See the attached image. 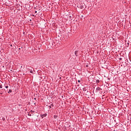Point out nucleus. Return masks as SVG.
Returning a JSON list of instances; mask_svg holds the SVG:
<instances>
[{"label":"nucleus","mask_w":131,"mask_h":131,"mask_svg":"<svg viewBox=\"0 0 131 131\" xmlns=\"http://www.w3.org/2000/svg\"><path fill=\"white\" fill-rule=\"evenodd\" d=\"M96 82L97 83H100V80H97Z\"/></svg>","instance_id":"0eeeda50"},{"label":"nucleus","mask_w":131,"mask_h":131,"mask_svg":"<svg viewBox=\"0 0 131 131\" xmlns=\"http://www.w3.org/2000/svg\"><path fill=\"white\" fill-rule=\"evenodd\" d=\"M75 56H76V57H77V56H78V51H75Z\"/></svg>","instance_id":"7ed1b4c3"},{"label":"nucleus","mask_w":131,"mask_h":131,"mask_svg":"<svg viewBox=\"0 0 131 131\" xmlns=\"http://www.w3.org/2000/svg\"><path fill=\"white\" fill-rule=\"evenodd\" d=\"M119 60H120V61H121V60H122V58H120Z\"/></svg>","instance_id":"2eb2a0df"},{"label":"nucleus","mask_w":131,"mask_h":131,"mask_svg":"<svg viewBox=\"0 0 131 131\" xmlns=\"http://www.w3.org/2000/svg\"><path fill=\"white\" fill-rule=\"evenodd\" d=\"M30 72V73H33V71H32V70H31Z\"/></svg>","instance_id":"9b49d317"},{"label":"nucleus","mask_w":131,"mask_h":131,"mask_svg":"<svg viewBox=\"0 0 131 131\" xmlns=\"http://www.w3.org/2000/svg\"><path fill=\"white\" fill-rule=\"evenodd\" d=\"M12 46H13V45H10V47H12Z\"/></svg>","instance_id":"aec40b11"},{"label":"nucleus","mask_w":131,"mask_h":131,"mask_svg":"<svg viewBox=\"0 0 131 131\" xmlns=\"http://www.w3.org/2000/svg\"><path fill=\"white\" fill-rule=\"evenodd\" d=\"M47 114H45L41 115L40 117H41V118H43V117H47Z\"/></svg>","instance_id":"f257e3e1"},{"label":"nucleus","mask_w":131,"mask_h":131,"mask_svg":"<svg viewBox=\"0 0 131 131\" xmlns=\"http://www.w3.org/2000/svg\"><path fill=\"white\" fill-rule=\"evenodd\" d=\"M83 92H86V91H88V88L87 87H84L83 88Z\"/></svg>","instance_id":"f03ea898"},{"label":"nucleus","mask_w":131,"mask_h":131,"mask_svg":"<svg viewBox=\"0 0 131 131\" xmlns=\"http://www.w3.org/2000/svg\"><path fill=\"white\" fill-rule=\"evenodd\" d=\"M31 112L32 114H33V113H34V111L31 110Z\"/></svg>","instance_id":"9d476101"},{"label":"nucleus","mask_w":131,"mask_h":131,"mask_svg":"<svg viewBox=\"0 0 131 131\" xmlns=\"http://www.w3.org/2000/svg\"><path fill=\"white\" fill-rule=\"evenodd\" d=\"M127 45H128H128H129V43L128 42V43H127Z\"/></svg>","instance_id":"412c9836"},{"label":"nucleus","mask_w":131,"mask_h":131,"mask_svg":"<svg viewBox=\"0 0 131 131\" xmlns=\"http://www.w3.org/2000/svg\"><path fill=\"white\" fill-rule=\"evenodd\" d=\"M3 120H5V119L3 118Z\"/></svg>","instance_id":"393cba45"},{"label":"nucleus","mask_w":131,"mask_h":131,"mask_svg":"<svg viewBox=\"0 0 131 131\" xmlns=\"http://www.w3.org/2000/svg\"><path fill=\"white\" fill-rule=\"evenodd\" d=\"M78 82H80V80H78Z\"/></svg>","instance_id":"a211bd4d"},{"label":"nucleus","mask_w":131,"mask_h":131,"mask_svg":"<svg viewBox=\"0 0 131 131\" xmlns=\"http://www.w3.org/2000/svg\"><path fill=\"white\" fill-rule=\"evenodd\" d=\"M0 94H1V95H3V93H1Z\"/></svg>","instance_id":"4be33fe9"},{"label":"nucleus","mask_w":131,"mask_h":131,"mask_svg":"<svg viewBox=\"0 0 131 131\" xmlns=\"http://www.w3.org/2000/svg\"><path fill=\"white\" fill-rule=\"evenodd\" d=\"M5 88L6 89H8L9 88V86H6Z\"/></svg>","instance_id":"4468645a"},{"label":"nucleus","mask_w":131,"mask_h":131,"mask_svg":"<svg viewBox=\"0 0 131 131\" xmlns=\"http://www.w3.org/2000/svg\"><path fill=\"white\" fill-rule=\"evenodd\" d=\"M100 90H102V89L100 88L99 87L96 88V91H100Z\"/></svg>","instance_id":"39448f33"},{"label":"nucleus","mask_w":131,"mask_h":131,"mask_svg":"<svg viewBox=\"0 0 131 131\" xmlns=\"http://www.w3.org/2000/svg\"><path fill=\"white\" fill-rule=\"evenodd\" d=\"M18 50H21V48H19Z\"/></svg>","instance_id":"5701e85b"},{"label":"nucleus","mask_w":131,"mask_h":131,"mask_svg":"<svg viewBox=\"0 0 131 131\" xmlns=\"http://www.w3.org/2000/svg\"><path fill=\"white\" fill-rule=\"evenodd\" d=\"M28 116H32L31 114H28Z\"/></svg>","instance_id":"f8f14e48"},{"label":"nucleus","mask_w":131,"mask_h":131,"mask_svg":"<svg viewBox=\"0 0 131 131\" xmlns=\"http://www.w3.org/2000/svg\"><path fill=\"white\" fill-rule=\"evenodd\" d=\"M49 107H50V108H52V105H50V106H49Z\"/></svg>","instance_id":"6ab92c4d"},{"label":"nucleus","mask_w":131,"mask_h":131,"mask_svg":"<svg viewBox=\"0 0 131 131\" xmlns=\"http://www.w3.org/2000/svg\"><path fill=\"white\" fill-rule=\"evenodd\" d=\"M0 89H3V84L0 83Z\"/></svg>","instance_id":"6e6552de"},{"label":"nucleus","mask_w":131,"mask_h":131,"mask_svg":"<svg viewBox=\"0 0 131 131\" xmlns=\"http://www.w3.org/2000/svg\"><path fill=\"white\" fill-rule=\"evenodd\" d=\"M51 106H52V107H54V104L52 103V104H51Z\"/></svg>","instance_id":"ddd939ff"},{"label":"nucleus","mask_w":131,"mask_h":131,"mask_svg":"<svg viewBox=\"0 0 131 131\" xmlns=\"http://www.w3.org/2000/svg\"><path fill=\"white\" fill-rule=\"evenodd\" d=\"M54 118L55 119H57V118H58V116L57 115H54Z\"/></svg>","instance_id":"20e7f679"},{"label":"nucleus","mask_w":131,"mask_h":131,"mask_svg":"<svg viewBox=\"0 0 131 131\" xmlns=\"http://www.w3.org/2000/svg\"><path fill=\"white\" fill-rule=\"evenodd\" d=\"M85 67H89V66H88V64H86V65L85 66Z\"/></svg>","instance_id":"f3484780"},{"label":"nucleus","mask_w":131,"mask_h":131,"mask_svg":"<svg viewBox=\"0 0 131 131\" xmlns=\"http://www.w3.org/2000/svg\"><path fill=\"white\" fill-rule=\"evenodd\" d=\"M80 9H84V7H83V5H81L80 6Z\"/></svg>","instance_id":"423d86ee"},{"label":"nucleus","mask_w":131,"mask_h":131,"mask_svg":"<svg viewBox=\"0 0 131 131\" xmlns=\"http://www.w3.org/2000/svg\"><path fill=\"white\" fill-rule=\"evenodd\" d=\"M34 100H36V98H34Z\"/></svg>","instance_id":"b1692460"},{"label":"nucleus","mask_w":131,"mask_h":131,"mask_svg":"<svg viewBox=\"0 0 131 131\" xmlns=\"http://www.w3.org/2000/svg\"><path fill=\"white\" fill-rule=\"evenodd\" d=\"M36 13H37V11H35V14H36Z\"/></svg>","instance_id":"dca6fc26"},{"label":"nucleus","mask_w":131,"mask_h":131,"mask_svg":"<svg viewBox=\"0 0 131 131\" xmlns=\"http://www.w3.org/2000/svg\"><path fill=\"white\" fill-rule=\"evenodd\" d=\"M10 93H12V90L10 89L8 91V94H10Z\"/></svg>","instance_id":"1a4fd4ad"}]
</instances>
